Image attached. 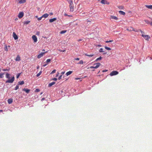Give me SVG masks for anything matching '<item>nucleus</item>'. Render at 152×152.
<instances>
[{
  "label": "nucleus",
  "instance_id": "45",
  "mask_svg": "<svg viewBox=\"0 0 152 152\" xmlns=\"http://www.w3.org/2000/svg\"><path fill=\"white\" fill-rule=\"evenodd\" d=\"M39 91H40V90L38 88L36 89L35 90V91L37 92H39Z\"/></svg>",
  "mask_w": 152,
  "mask_h": 152
},
{
  "label": "nucleus",
  "instance_id": "17",
  "mask_svg": "<svg viewBox=\"0 0 152 152\" xmlns=\"http://www.w3.org/2000/svg\"><path fill=\"white\" fill-rule=\"evenodd\" d=\"M15 61H20V57L18 55L17 57H16L15 59Z\"/></svg>",
  "mask_w": 152,
  "mask_h": 152
},
{
  "label": "nucleus",
  "instance_id": "29",
  "mask_svg": "<svg viewBox=\"0 0 152 152\" xmlns=\"http://www.w3.org/2000/svg\"><path fill=\"white\" fill-rule=\"evenodd\" d=\"M105 49L108 50H111V48H110L108 47L107 46H105L104 47Z\"/></svg>",
  "mask_w": 152,
  "mask_h": 152
},
{
  "label": "nucleus",
  "instance_id": "2",
  "mask_svg": "<svg viewBox=\"0 0 152 152\" xmlns=\"http://www.w3.org/2000/svg\"><path fill=\"white\" fill-rule=\"evenodd\" d=\"M96 65V66H91L90 67V68L91 69H96L98 68L99 66L101 65V64L99 63H97L94 64V65Z\"/></svg>",
  "mask_w": 152,
  "mask_h": 152
},
{
  "label": "nucleus",
  "instance_id": "41",
  "mask_svg": "<svg viewBox=\"0 0 152 152\" xmlns=\"http://www.w3.org/2000/svg\"><path fill=\"white\" fill-rule=\"evenodd\" d=\"M79 64H83V61L82 60H80L79 63Z\"/></svg>",
  "mask_w": 152,
  "mask_h": 152
},
{
  "label": "nucleus",
  "instance_id": "10",
  "mask_svg": "<svg viewBox=\"0 0 152 152\" xmlns=\"http://www.w3.org/2000/svg\"><path fill=\"white\" fill-rule=\"evenodd\" d=\"M101 3L103 4H109V2H107L105 0H101Z\"/></svg>",
  "mask_w": 152,
  "mask_h": 152
},
{
  "label": "nucleus",
  "instance_id": "58",
  "mask_svg": "<svg viewBox=\"0 0 152 152\" xmlns=\"http://www.w3.org/2000/svg\"><path fill=\"white\" fill-rule=\"evenodd\" d=\"M96 46H98V47H100L102 46V45H96Z\"/></svg>",
  "mask_w": 152,
  "mask_h": 152
},
{
  "label": "nucleus",
  "instance_id": "7",
  "mask_svg": "<svg viewBox=\"0 0 152 152\" xmlns=\"http://www.w3.org/2000/svg\"><path fill=\"white\" fill-rule=\"evenodd\" d=\"M32 38L33 40L34 41V42H37V37L35 35H33Z\"/></svg>",
  "mask_w": 152,
  "mask_h": 152
},
{
  "label": "nucleus",
  "instance_id": "33",
  "mask_svg": "<svg viewBox=\"0 0 152 152\" xmlns=\"http://www.w3.org/2000/svg\"><path fill=\"white\" fill-rule=\"evenodd\" d=\"M85 56H90V57H92L93 56V55H88L87 53H86L85 54Z\"/></svg>",
  "mask_w": 152,
  "mask_h": 152
},
{
  "label": "nucleus",
  "instance_id": "20",
  "mask_svg": "<svg viewBox=\"0 0 152 152\" xmlns=\"http://www.w3.org/2000/svg\"><path fill=\"white\" fill-rule=\"evenodd\" d=\"M119 13L121 15H125V13L124 12L122 11H119Z\"/></svg>",
  "mask_w": 152,
  "mask_h": 152
},
{
  "label": "nucleus",
  "instance_id": "34",
  "mask_svg": "<svg viewBox=\"0 0 152 152\" xmlns=\"http://www.w3.org/2000/svg\"><path fill=\"white\" fill-rule=\"evenodd\" d=\"M51 61V60L50 59H47V60L46 61V62L48 64V63H49Z\"/></svg>",
  "mask_w": 152,
  "mask_h": 152
},
{
  "label": "nucleus",
  "instance_id": "39",
  "mask_svg": "<svg viewBox=\"0 0 152 152\" xmlns=\"http://www.w3.org/2000/svg\"><path fill=\"white\" fill-rule=\"evenodd\" d=\"M64 15L65 16H68L69 17H72V16L71 15H68L67 14H66V13H65Z\"/></svg>",
  "mask_w": 152,
  "mask_h": 152
},
{
  "label": "nucleus",
  "instance_id": "49",
  "mask_svg": "<svg viewBox=\"0 0 152 152\" xmlns=\"http://www.w3.org/2000/svg\"><path fill=\"white\" fill-rule=\"evenodd\" d=\"M59 73L58 72L56 74V77H57L59 75Z\"/></svg>",
  "mask_w": 152,
  "mask_h": 152
},
{
  "label": "nucleus",
  "instance_id": "52",
  "mask_svg": "<svg viewBox=\"0 0 152 152\" xmlns=\"http://www.w3.org/2000/svg\"><path fill=\"white\" fill-rule=\"evenodd\" d=\"M65 73V72H62L61 73V75H64Z\"/></svg>",
  "mask_w": 152,
  "mask_h": 152
},
{
  "label": "nucleus",
  "instance_id": "1",
  "mask_svg": "<svg viewBox=\"0 0 152 152\" xmlns=\"http://www.w3.org/2000/svg\"><path fill=\"white\" fill-rule=\"evenodd\" d=\"M11 75L9 74L8 73H7L6 74V77L8 79L6 81V83H12L15 80V77L14 76H13L12 77H11V79L10 76Z\"/></svg>",
  "mask_w": 152,
  "mask_h": 152
},
{
  "label": "nucleus",
  "instance_id": "21",
  "mask_svg": "<svg viewBox=\"0 0 152 152\" xmlns=\"http://www.w3.org/2000/svg\"><path fill=\"white\" fill-rule=\"evenodd\" d=\"M26 2V0H20L19 1V3L20 4H22L25 3Z\"/></svg>",
  "mask_w": 152,
  "mask_h": 152
},
{
  "label": "nucleus",
  "instance_id": "24",
  "mask_svg": "<svg viewBox=\"0 0 152 152\" xmlns=\"http://www.w3.org/2000/svg\"><path fill=\"white\" fill-rule=\"evenodd\" d=\"M4 48L5 51H7L8 50V48H7V45H5Z\"/></svg>",
  "mask_w": 152,
  "mask_h": 152
},
{
  "label": "nucleus",
  "instance_id": "48",
  "mask_svg": "<svg viewBox=\"0 0 152 152\" xmlns=\"http://www.w3.org/2000/svg\"><path fill=\"white\" fill-rule=\"evenodd\" d=\"M9 69H3L2 70L4 71H9Z\"/></svg>",
  "mask_w": 152,
  "mask_h": 152
},
{
  "label": "nucleus",
  "instance_id": "16",
  "mask_svg": "<svg viewBox=\"0 0 152 152\" xmlns=\"http://www.w3.org/2000/svg\"><path fill=\"white\" fill-rule=\"evenodd\" d=\"M55 83L56 82H53L49 84L48 86L49 87H50L53 85L55 84Z\"/></svg>",
  "mask_w": 152,
  "mask_h": 152
},
{
  "label": "nucleus",
  "instance_id": "27",
  "mask_svg": "<svg viewBox=\"0 0 152 152\" xmlns=\"http://www.w3.org/2000/svg\"><path fill=\"white\" fill-rule=\"evenodd\" d=\"M67 31L66 30H63L61 31L60 32V33L61 34H63L65 33Z\"/></svg>",
  "mask_w": 152,
  "mask_h": 152
},
{
  "label": "nucleus",
  "instance_id": "38",
  "mask_svg": "<svg viewBox=\"0 0 152 152\" xmlns=\"http://www.w3.org/2000/svg\"><path fill=\"white\" fill-rule=\"evenodd\" d=\"M2 74L1 73H0V78H2L4 76H3Z\"/></svg>",
  "mask_w": 152,
  "mask_h": 152
},
{
  "label": "nucleus",
  "instance_id": "47",
  "mask_svg": "<svg viewBox=\"0 0 152 152\" xmlns=\"http://www.w3.org/2000/svg\"><path fill=\"white\" fill-rule=\"evenodd\" d=\"M59 50V51H60V52H65L66 51L65 50Z\"/></svg>",
  "mask_w": 152,
  "mask_h": 152
},
{
  "label": "nucleus",
  "instance_id": "35",
  "mask_svg": "<svg viewBox=\"0 0 152 152\" xmlns=\"http://www.w3.org/2000/svg\"><path fill=\"white\" fill-rule=\"evenodd\" d=\"M42 72V71H40L39 72L37 75V77L39 76H40V75L41 74Z\"/></svg>",
  "mask_w": 152,
  "mask_h": 152
},
{
  "label": "nucleus",
  "instance_id": "23",
  "mask_svg": "<svg viewBox=\"0 0 152 152\" xmlns=\"http://www.w3.org/2000/svg\"><path fill=\"white\" fill-rule=\"evenodd\" d=\"M146 6L147 8L152 10V5H146Z\"/></svg>",
  "mask_w": 152,
  "mask_h": 152
},
{
  "label": "nucleus",
  "instance_id": "12",
  "mask_svg": "<svg viewBox=\"0 0 152 152\" xmlns=\"http://www.w3.org/2000/svg\"><path fill=\"white\" fill-rule=\"evenodd\" d=\"M110 18L114 19L116 20H117L118 19V18L116 17L113 15L110 16Z\"/></svg>",
  "mask_w": 152,
  "mask_h": 152
},
{
  "label": "nucleus",
  "instance_id": "42",
  "mask_svg": "<svg viewBox=\"0 0 152 152\" xmlns=\"http://www.w3.org/2000/svg\"><path fill=\"white\" fill-rule=\"evenodd\" d=\"M36 34L37 35H40V32L39 31H37L36 32Z\"/></svg>",
  "mask_w": 152,
  "mask_h": 152
},
{
  "label": "nucleus",
  "instance_id": "40",
  "mask_svg": "<svg viewBox=\"0 0 152 152\" xmlns=\"http://www.w3.org/2000/svg\"><path fill=\"white\" fill-rule=\"evenodd\" d=\"M43 17H42V16L41 17H40V18H37V20H38V21H39L40 20H41L42 18Z\"/></svg>",
  "mask_w": 152,
  "mask_h": 152
},
{
  "label": "nucleus",
  "instance_id": "54",
  "mask_svg": "<svg viewBox=\"0 0 152 152\" xmlns=\"http://www.w3.org/2000/svg\"><path fill=\"white\" fill-rule=\"evenodd\" d=\"M107 71L108 70H103L102 71V72H107Z\"/></svg>",
  "mask_w": 152,
  "mask_h": 152
},
{
  "label": "nucleus",
  "instance_id": "63",
  "mask_svg": "<svg viewBox=\"0 0 152 152\" xmlns=\"http://www.w3.org/2000/svg\"><path fill=\"white\" fill-rule=\"evenodd\" d=\"M3 110H0V112H2Z\"/></svg>",
  "mask_w": 152,
  "mask_h": 152
},
{
  "label": "nucleus",
  "instance_id": "5",
  "mask_svg": "<svg viewBox=\"0 0 152 152\" xmlns=\"http://www.w3.org/2000/svg\"><path fill=\"white\" fill-rule=\"evenodd\" d=\"M24 16V13L23 12H20L18 16V17L20 19L21 18Z\"/></svg>",
  "mask_w": 152,
  "mask_h": 152
},
{
  "label": "nucleus",
  "instance_id": "26",
  "mask_svg": "<svg viewBox=\"0 0 152 152\" xmlns=\"http://www.w3.org/2000/svg\"><path fill=\"white\" fill-rule=\"evenodd\" d=\"M102 58L101 57H100L99 58H97L95 61V62H97V61L100 60L102 59Z\"/></svg>",
  "mask_w": 152,
  "mask_h": 152
},
{
  "label": "nucleus",
  "instance_id": "37",
  "mask_svg": "<svg viewBox=\"0 0 152 152\" xmlns=\"http://www.w3.org/2000/svg\"><path fill=\"white\" fill-rule=\"evenodd\" d=\"M104 51H103V49L102 48H101L99 50V52L100 53L103 52Z\"/></svg>",
  "mask_w": 152,
  "mask_h": 152
},
{
  "label": "nucleus",
  "instance_id": "32",
  "mask_svg": "<svg viewBox=\"0 0 152 152\" xmlns=\"http://www.w3.org/2000/svg\"><path fill=\"white\" fill-rule=\"evenodd\" d=\"M21 74V73H19L18 74L16 75V78H18L20 76Z\"/></svg>",
  "mask_w": 152,
  "mask_h": 152
},
{
  "label": "nucleus",
  "instance_id": "8",
  "mask_svg": "<svg viewBox=\"0 0 152 152\" xmlns=\"http://www.w3.org/2000/svg\"><path fill=\"white\" fill-rule=\"evenodd\" d=\"M13 36L14 39L15 40L17 39L18 38V36L17 35L16 33L15 32H13Z\"/></svg>",
  "mask_w": 152,
  "mask_h": 152
},
{
  "label": "nucleus",
  "instance_id": "9",
  "mask_svg": "<svg viewBox=\"0 0 152 152\" xmlns=\"http://www.w3.org/2000/svg\"><path fill=\"white\" fill-rule=\"evenodd\" d=\"M142 36L146 40H147L150 38V37L148 35H142Z\"/></svg>",
  "mask_w": 152,
  "mask_h": 152
},
{
  "label": "nucleus",
  "instance_id": "11",
  "mask_svg": "<svg viewBox=\"0 0 152 152\" xmlns=\"http://www.w3.org/2000/svg\"><path fill=\"white\" fill-rule=\"evenodd\" d=\"M23 91H25L26 93L27 94L30 91V90L28 88H24L23 89Z\"/></svg>",
  "mask_w": 152,
  "mask_h": 152
},
{
  "label": "nucleus",
  "instance_id": "18",
  "mask_svg": "<svg viewBox=\"0 0 152 152\" xmlns=\"http://www.w3.org/2000/svg\"><path fill=\"white\" fill-rule=\"evenodd\" d=\"M73 72V71H70L67 72L66 73V75L67 76H68L69 75H70V74H71Z\"/></svg>",
  "mask_w": 152,
  "mask_h": 152
},
{
  "label": "nucleus",
  "instance_id": "60",
  "mask_svg": "<svg viewBox=\"0 0 152 152\" xmlns=\"http://www.w3.org/2000/svg\"><path fill=\"white\" fill-rule=\"evenodd\" d=\"M45 99V98H42L41 100L42 101L43 100Z\"/></svg>",
  "mask_w": 152,
  "mask_h": 152
},
{
  "label": "nucleus",
  "instance_id": "4",
  "mask_svg": "<svg viewBox=\"0 0 152 152\" xmlns=\"http://www.w3.org/2000/svg\"><path fill=\"white\" fill-rule=\"evenodd\" d=\"M69 7L70 8V12H73L74 10V4L73 3L70 4L69 5Z\"/></svg>",
  "mask_w": 152,
  "mask_h": 152
},
{
  "label": "nucleus",
  "instance_id": "50",
  "mask_svg": "<svg viewBox=\"0 0 152 152\" xmlns=\"http://www.w3.org/2000/svg\"><path fill=\"white\" fill-rule=\"evenodd\" d=\"M62 75H60L59 77H58V79L59 80H60L61 79V77H62Z\"/></svg>",
  "mask_w": 152,
  "mask_h": 152
},
{
  "label": "nucleus",
  "instance_id": "46",
  "mask_svg": "<svg viewBox=\"0 0 152 152\" xmlns=\"http://www.w3.org/2000/svg\"><path fill=\"white\" fill-rule=\"evenodd\" d=\"M57 79L56 78H53L52 79V80H54V81H56L57 80Z\"/></svg>",
  "mask_w": 152,
  "mask_h": 152
},
{
  "label": "nucleus",
  "instance_id": "57",
  "mask_svg": "<svg viewBox=\"0 0 152 152\" xmlns=\"http://www.w3.org/2000/svg\"><path fill=\"white\" fill-rule=\"evenodd\" d=\"M50 15H52L53 14L52 12H50V14H49Z\"/></svg>",
  "mask_w": 152,
  "mask_h": 152
},
{
  "label": "nucleus",
  "instance_id": "15",
  "mask_svg": "<svg viewBox=\"0 0 152 152\" xmlns=\"http://www.w3.org/2000/svg\"><path fill=\"white\" fill-rule=\"evenodd\" d=\"M8 102L9 104H11L13 102V99H9L8 100Z\"/></svg>",
  "mask_w": 152,
  "mask_h": 152
},
{
  "label": "nucleus",
  "instance_id": "14",
  "mask_svg": "<svg viewBox=\"0 0 152 152\" xmlns=\"http://www.w3.org/2000/svg\"><path fill=\"white\" fill-rule=\"evenodd\" d=\"M127 29L130 31H134V28L132 27H130L128 28Z\"/></svg>",
  "mask_w": 152,
  "mask_h": 152
},
{
  "label": "nucleus",
  "instance_id": "6",
  "mask_svg": "<svg viewBox=\"0 0 152 152\" xmlns=\"http://www.w3.org/2000/svg\"><path fill=\"white\" fill-rule=\"evenodd\" d=\"M47 51H46L45 52H42L39 54V55H38L37 58H40L41 57H42L45 54V53H47Z\"/></svg>",
  "mask_w": 152,
  "mask_h": 152
},
{
  "label": "nucleus",
  "instance_id": "51",
  "mask_svg": "<svg viewBox=\"0 0 152 152\" xmlns=\"http://www.w3.org/2000/svg\"><path fill=\"white\" fill-rule=\"evenodd\" d=\"M139 31H140L139 30H137V29L135 30L134 29V31H135V32H138Z\"/></svg>",
  "mask_w": 152,
  "mask_h": 152
},
{
  "label": "nucleus",
  "instance_id": "64",
  "mask_svg": "<svg viewBox=\"0 0 152 152\" xmlns=\"http://www.w3.org/2000/svg\"><path fill=\"white\" fill-rule=\"evenodd\" d=\"M18 19L17 18H16L15 19V20L16 21L17 20H18Z\"/></svg>",
  "mask_w": 152,
  "mask_h": 152
},
{
  "label": "nucleus",
  "instance_id": "13",
  "mask_svg": "<svg viewBox=\"0 0 152 152\" xmlns=\"http://www.w3.org/2000/svg\"><path fill=\"white\" fill-rule=\"evenodd\" d=\"M57 18H54L52 19H50L49 20V22L50 23H52L54 21L56 20Z\"/></svg>",
  "mask_w": 152,
  "mask_h": 152
},
{
  "label": "nucleus",
  "instance_id": "61",
  "mask_svg": "<svg viewBox=\"0 0 152 152\" xmlns=\"http://www.w3.org/2000/svg\"><path fill=\"white\" fill-rule=\"evenodd\" d=\"M107 54V52H105V53H103V55H105V54Z\"/></svg>",
  "mask_w": 152,
  "mask_h": 152
},
{
  "label": "nucleus",
  "instance_id": "3",
  "mask_svg": "<svg viewBox=\"0 0 152 152\" xmlns=\"http://www.w3.org/2000/svg\"><path fill=\"white\" fill-rule=\"evenodd\" d=\"M118 74V72L116 71H113L110 74V75L111 76L116 75Z\"/></svg>",
  "mask_w": 152,
  "mask_h": 152
},
{
  "label": "nucleus",
  "instance_id": "55",
  "mask_svg": "<svg viewBox=\"0 0 152 152\" xmlns=\"http://www.w3.org/2000/svg\"><path fill=\"white\" fill-rule=\"evenodd\" d=\"M48 64H44L43 65V66L44 67H45V66H46Z\"/></svg>",
  "mask_w": 152,
  "mask_h": 152
},
{
  "label": "nucleus",
  "instance_id": "31",
  "mask_svg": "<svg viewBox=\"0 0 152 152\" xmlns=\"http://www.w3.org/2000/svg\"><path fill=\"white\" fill-rule=\"evenodd\" d=\"M56 69H54L50 73V74H52L54 73H55L56 72Z\"/></svg>",
  "mask_w": 152,
  "mask_h": 152
},
{
  "label": "nucleus",
  "instance_id": "36",
  "mask_svg": "<svg viewBox=\"0 0 152 152\" xmlns=\"http://www.w3.org/2000/svg\"><path fill=\"white\" fill-rule=\"evenodd\" d=\"M113 41V40H109V41H105L106 43H110V42H112Z\"/></svg>",
  "mask_w": 152,
  "mask_h": 152
},
{
  "label": "nucleus",
  "instance_id": "59",
  "mask_svg": "<svg viewBox=\"0 0 152 152\" xmlns=\"http://www.w3.org/2000/svg\"><path fill=\"white\" fill-rule=\"evenodd\" d=\"M151 25L152 26V22H150V23L149 24Z\"/></svg>",
  "mask_w": 152,
  "mask_h": 152
},
{
  "label": "nucleus",
  "instance_id": "56",
  "mask_svg": "<svg viewBox=\"0 0 152 152\" xmlns=\"http://www.w3.org/2000/svg\"><path fill=\"white\" fill-rule=\"evenodd\" d=\"M77 40V41H78V42H80V41H82V39H78Z\"/></svg>",
  "mask_w": 152,
  "mask_h": 152
},
{
  "label": "nucleus",
  "instance_id": "19",
  "mask_svg": "<svg viewBox=\"0 0 152 152\" xmlns=\"http://www.w3.org/2000/svg\"><path fill=\"white\" fill-rule=\"evenodd\" d=\"M24 82L23 81H20L19 82H18V85H23V84H24Z\"/></svg>",
  "mask_w": 152,
  "mask_h": 152
},
{
  "label": "nucleus",
  "instance_id": "62",
  "mask_svg": "<svg viewBox=\"0 0 152 152\" xmlns=\"http://www.w3.org/2000/svg\"><path fill=\"white\" fill-rule=\"evenodd\" d=\"M1 73L3 75H4L5 74V72H3V73Z\"/></svg>",
  "mask_w": 152,
  "mask_h": 152
},
{
  "label": "nucleus",
  "instance_id": "30",
  "mask_svg": "<svg viewBox=\"0 0 152 152\" xmlns=\"http://www.w3.org/2000/svg\"><path fill=\"white\" fill-rule=\"evenodd\" d=\"M19 85H18V84L16 86L15 88V90H17V89H18L19 88Z\"/></svg>",
  "mask_w": 152,
  "mask_h": 152
},
{
  "label": "nucleus",
  "instance_id": "44",
  "mask_svg": "<svg viewBox=\"0 0 152 152\" xmlns=\"http://www.w3.org/2000/svg\"><path fill=\"white\" fill-rule=\"evenodd\" d=\"M139 30L141 32V33L142 34V35L144 34V32L142 31L141 29H139Z\"/></svg>",
  "mask_w": 152,
  "mask_h": 152
},
{
  "label": "nucleus",
  "instance_id": "53",
  "mask_svg": "<svg viewBox=\"0 0 152 152\" xmlns=\"http://www.w3.org/2000/svg\"><path fill=\"white\" fill-rule=\"evenodd\" d=\"M80 59L79 58H75V60H79Z\"/></svg>",
  "mask_w": 152,
  "mask_h": 152
},
{
  "label": "nucleus",
  "instance_id": "25",
  "mask_svg": "<svg viewBox=\"0 0 152 152\" xmlns=\"http://www.w3.org/2000/svg\"><path fill=\"white\" fill-rule=\"evenodd\" d=\"M30 21H28V20H27V21H25V22H24V24H29V23H30Z\"/></svg>",
  "mask_w": 152,
  "mask_h": 152
},
{
  "label": "nucleus",
  "instance_id": "28",
  "mask_svg": "<svg viewBox=\"0 0 152 152\" xmlns=\"http://www.w3.org/2000/svg\"><path fill=\"white\" fill-rule=\"evenodd\" d=\"M67 1L69 4L73 3L72 0H67Z\"/></svg>",
  "mask_w": 152,
  "mask_h": 152
},
{
  "label": "nucleus",
  "instance_id": "43",
  "mask_svg": "<svg viewBox=\"0 0 152 152\" xmlns=\"http://www.w3.org/2000/svg\"><path fill=\"white\" fill-rule=\"evenodd\" d=\"M145 21L147 24H150V22L148 20H145Z\"/></svg>",
  "mask_w": 152,
  "mask_h": 152
},
{
  "label": "nucleus",
  "instance_id": "22",
  "mask_svg": "<svg viewBox=\"0 0 152 152\" xmlns=\"http://www.w3.org/2000/svg\"><path fill=\"white\" fill-rule=\"evenodd\" d=\"M48 15H49L48 14L46 13L44 14L42 16L43 18H46L48 16Z\"/></svg>",
  "mask_w": 152,
  "mask_h": 152
}]
</instances>
